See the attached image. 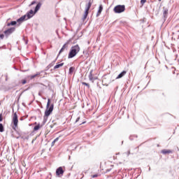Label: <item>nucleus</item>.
Masks as SVG:
<instances>
[{
    "label": "nucleus",
    "instance_id": "ea45409f",
    "mask_svg": "<svg viewBox=\"0 0 179 179\" xmlns=\"http://www.w3.org/2000/svg\"><path fill=\"white\" fill-rule=\"evenodd\" d=\"M110 171H111V169H109L106 170V173H110Z\"/></svg>",
    "mask_w": 179,
    "mask_h": 179
},
{
    "label": "nucleus",
    "instance_id": "49530a36",
    "mask_svg": "<svg viewBox=\"0 0 179 179\" xmlns=\"http://www.w3.org/2000/svg\"><path fill=\"white\" fill-rule=\"evenodd\" d=\"M20 121H23V118H20Z\"/></svg>",
    "mask_w": 179,
    "mask_h": 179
},
{
    "label": "nucleus",
    "instance_id": "423d86ee",
    "mask_svg": "<svg viewBox=\"0 0 179 179\" xmlns=\"http://www.w3.org/2000/svg\"><path fill=\"white\" fill-rule=\"evenodd\" d=\"M19 122V119L17 118V113H15L13 117L12 123L14 126H13V129L16 131V127H17V124Z\"/></svg>",
    "mask_w": 179,
    "mask_h": 179
},
{
    "label": "nucleus",
    "instance_id": "79ce46f5",
    "mask_svg": "<svg viewBox=\"0 0 179 179\" xmlns=\"http://www.w3.org/2000/svg\"><path fill=\"white\" fill-rule=\"evenodd\" d=\"M162 96H164V97H166V94H164V92L162 93Z\"/></svg>",
    "mask_w": 179,
    "mask_h": 179
},
{
    "label": "nucleus",
    "instance_id": "c85d7f7f",
    "mask_svg": "<svg viewBox=\"0 0 179 179\" xmlns=\"http://www.w3.org/2000/svg\"><path fill=\"white\" fill-rule=\"evenodd\" d=\"M80 121V117H78L77 119L75 121V124H78V122Z\"/></svg>",
    "mask_w": 179,
    "mask_h": 179
},
{
    "label": "nucleus",
    "instance_id": "393cba45",
    "mask_svg": "<svg viewBox=\"0 0 179 179\" xmlns=\"http://www.w3.org/2000/svg\"><path fill=\"white\" fill-rule=\"evenodd\" d=\"M82 85H83V86H87V89H90V85H89V83L83 82Z\"/></svg>",
    "mask_w": 179,
    "mask_h": 179
},
{
    "label": "nucleus",
    "instance_id": "f704fd0d",
    "mask_svg": "<svg viewBox=\"0 0 179 179\" xmlns=\"http://www.w3.org/2000/svg\"><path fill=\"white\" fill-rule=\"evenodd\" d=\"M96 177H99L98 174H94L92 176V178H96Z\"/></svg>",
    "mask_w": 179,
    "mask_h": 179
},
{
    "label": "nucleus",
    "instance_id": "f257e3e1",
    "mask_svg": "<svg viewBox=\"0 0 179 179\" xmlns=\"http://www.w3.org/2000/svg\"><path fill=\"white\" fill-rule=\"evenodd\" d=\"M52 111H54V103H51V99H48L46 105V110H45V115L43 116V126L45 125V123L48 120V117L51 115Z\"/></svg>",
    "mask_w": 179,
    "mask_h": 179
},
{
    "label": "nucleus",
    "instance_id": "7ed1b4c3",
    "mask_svg": "<svg viewBox=\"0 0 179 179\" xmlns=\"http://www.w3.org/2000/svg\"><path fill=\"white\" fill-rule=\"evenodd\" d=\"M40 8H41V3L39 2L37 3V5L36 6L34 10H29L25 15H27V19H31V17H33V16H34L36 13V12H38V10H40Z\"/></svg>",
    "mask_w": 179,
    "mask_h": 179
},
{
    "label": "nucleus",
    "instance_id": "c756f323",
    "mask_svg": "<svg viewBox=\"0 0 179 179\" xmlns=\"http://www.w3.org/2000/svg\"><path fill=\"white\" fill-rule=\"evenodd\" d=\"M146 3V0H141V5H145Z\"/></svg>",
    "mask_w": 179,
    "mask_h": 179
},
{
    "label": "nucleus",
    "instance_id": "de8ad7c7",
    "mask_svg": "<svg viewBox=\"0 0 179 179\" xmlns=\"http://www.w3.org/2000/svg\"><path fill=\"white\" fill-rule=\"evenodd\" d=\"M148 171H150V167L148 169Z\"/></svg>",
    "mask_w": 179,
    "mask_h": 179
},
{
    "label": "nucleus",
    "instance_id": "a211bd4d",
    "mask_svg": "<svg viewBox=\"0 0 179 179\" xmlns=\"http://www.w3.org/2000/svg\"><path fill=\"white\" fill-rule=\"evenodd\" d=\"M61 66H64V63H60V64H57V65H55V66H54V70H55V69H59V68H61Z\"/></svg>",
    "mask_w": 179,
    "mask_h": 179
},
{
    "label": "nucleus",
    "instance_id": "1a4fd4ad",
    "mask_svg": "<svg viewBox=\"0 0 179 179\" xmlns=\"http://www.w3.org/2000/svg\"><path fill=\"white\" fill-rule=\"evenodd\" d=\"M169 16V8L163 7V17L164 20H166Z\"/></svg>",
    "mask_w": 179,
    "mask_h": 179
},
{
    "label": "nucleus",
    "instance_id": "f8f14e48",
    "mask_svg": "<svg viewBox=\"0 0 179 179\" xmlns=\"http://www.w3.org/2000/svg\"><path fill=\"white\" fill-rule=\"evenodd\" d=\"M161 153L162 155H169V153H173V150L164 149L161 151Z\"/></svg>",
    "mask_w": 179,
    "mask_h": 179
},
{
    "label": "nucleus",
    "instance_id": "dca6fc26",
    "mask_svg": "<svg viewBox=\"0 0 179 179\" xmlns=\"http://www.w3.org/2000/svg\"><path fill=\"white\" fill-rule=\"evenodd\" d=\"M89 15V11L85 10L84 15L83 17V21L85 22L86 19H87V16Z\"/></svg>",
    "mask_w": 179,
    "mask_h": 179
},
{
    "label": "nucleus",
    "instance_id": "a18cd8bd",
    "mask_svg": "<svg viewBox=\"0 0 179 179\" xmlns=\"http://www.w3.org/2000/svg\"><path fill=\"white\" fill-rule=\"evenodd\" d=\"M14 69H15L16 71H17V69L16 67H14Z\"/></svg>",
    "mask_w": 179,
    "mask_h": 179
},
{
    "label": "nucleus",
    "instance_id": "2f4dec72",
    "mask_svg": "<svg viewBox=\"0 0 179 179\" xmlns=\"http://www.w3.org/2000/svg\"><path fill=\"white\" fill-rule=\"evenodd\" d=\"M4 37H5V35H4L3 34H0V38H1V40H3Z\"/></svg>",
    "mask_w": 179,
    "mask_h": 179
},
{
    "label": "nucleus",
    "instance_id": "3c124183",
    "mask_svg": "<svg viewBox=\"0 0 179 179\" xmlns=\"http://www.w3.org/2000/svg\"><path fill=\"white\" fill-rule=\"evenodd\" d=\"M37 124V122H35V124Z\"/></svg>",
    "mask_w": 179,
    "mask_h": 179
},
{
    "label": "nucleus",
    "instance_id": "58836bf2",
    "mask_svg": "<svg viewBox=\"0 0 179 179\" xmlns=\"http://www.w3.org/2000/svg\"><path fill=\"white\" fill-rule=\"evenodd\" d=\"M30 87H28L25 90H24V92H27V90H30Z\"/></svg>",
    "mask_w": 179,
    "mask_h": 179
},
{
    "label": "nucleus",
    "instance_id": "c9c22d12",
    "mask_svg": "<svg viewBox=\"0 0 179 179\" xmlns=\"http://www.w3.org/2000/svg\"><path fill=\"white\" fill-rule=\"evenodd\" d=\"M23 40L25 42V44H28L29 41L26 40L24 38H23Z\"/></svg>",
    "mask_w": 179,
    "mask_h": 179
},
{
    "label": "nucleus",
    "instance_id": "4468645a",
    "mask_svg": "<svg viewBox=\"0 0 179 179\" xmlns=\"http://www.w3.org/2000/svg\"><path fill=\"white\" fill-rule=\"evenodd\" d=\"M17 24V22L11 21L10 22L7 23V27H10V26H16Z\"/></svg>",
    "mask_w": 179,
    "mask_h": 179
},
{
    "label": "nucleus",
    "instance_id": "9b49d317",
    "mask_svg": "<svg viewBox=\"0 0 179 179\" xmlns=\"http://www.w3.org/2000/svg\"><path fill=\"white\" fill-rule=\"evenodd\" d=\"M125 75H127V71H123L117 76L116 79H121Z\"/></svg>",
    "mask_w": 179,
    "mask_h": 179
},
{
    "label": "nucleus",
    "instance_id": "8fccbe9b",
    "mask_svg": "<svg viewBox=\"0 0 179 179\" xmlns=\"http://www.w3.org/2000/svg\"><path fill=\"white\" fill-rule=\"evenodd\" d=\"M1 48H2V47H0V50H1Z\"/></svg>",
    "mask_w": 179,
    "mask_h": 179
},
{
    "label": "nucleus",
    "instance_id": "a878e982",
    "mask_svg": "<svg viewBox=\"0 0 179 179\" xmlns=\"http://www.w3.org/2000/svg\"><path fill=\"white\" fill-rule=\"evenodd\" d=\"M134 138H138V136L137 135H131L129 137V139L130 141H134Z\"/></svg>",
    "mask_w": 179,
    "mask_h": 179
},
{
    "label": "nucleus",
    "instance_id": "72a5a7b5",
    "mask_svg": "<svg viewBox=\"0 0 179 179\" xmlns=\"http://www.w3.org/2000/svg\"><path fill=\"white\" fill-rule=\"evenodd\" d=\"M36 3V1H33L31 4L29 5V6H31L33 5H34Z\"/></svg>",
    "mask_w": 179,
    "mask_h": 179
},
{
    "label": "nucleus",
    "instance_id": "bb28decb",
    "mask_svg": "<svg viewBox=\"0 0 179 179\" xmlns=\"http://www.w3.org/2000/svg\"><path fill=\"white\" fill-rule=\"evenodd\" d=\"M17 23H19V24H22V23H23V20H22V18L21 17H20V18H18L17 20Z\"/></svg>",
    "mask_w": 179,
    "mask_h": 179
},
{
    "label": "nucleus",
    "instance_id": "aec40b11",
    "mask_svg": "<svg viewBox=\"0 0 179 179\" xmlns=\"http://www.w3.org/2000/svg\"><path fill=\"white\" fill-rule=\"evenodd\" d=\"M58 141H59V137H57L52 142V144H51V146H54L55 145V143L56 142H58Z\"/></svg>",
    "mask_w": 179,
    "mask_h": 179
},
{
    "label": "nucleus",
    "instance_id": "0eeeda50",
    "mask_svg": "<svg viewBox=\"0 0 179 179\" xmlns=\"http://www.w3.org/2000/svg\"><path fill=\"white\" fill-rule=\"evenodd\" d=\"M72 41V39H69L62 47V48L60 49V50L59 51V54H58V57H59V55L62 52H64V51H65V50H68V47L69 45V43H71Z\"/></svg>",
    "mask_w": 179,
    "mask_h": 179
},
{
    "label": "nucleus",
    "instance_id": "6ab92c4d",
    "mask_svg": "<svg viewBox=\"0 0 179 179\" xmlns=\"http://www.w3.org/2000/svg\"><path fill=\"white\" fill-rule=\"evenodd\" d=\"M52 66H54V64L52 63H50L48 66H47L45 69V72H47L50 69V68H52Z\"/></svg>",
    "mask_w": 179,
    "mask_h": 179
},
{
    "label": "nucleus",
    "instance_id": "09e8293b",
    "mask_svg": "<svg viewBox=\"0 0 179 179\" xmlns=\"http://www.w3.org/2000/svg\"><path fill=\"white\" fill-rule=\"evenodd\" d=\"M159 1V2H162V0H158Z\"/></svg>",
    "mask_w": 179,
    "mask_h": 179
},
{
    "label": "nucleus",
    "instance_id": "4be33fe9",
    "mask_svg": "<svg viewBox=\"0 0 179 179\" xmlns=\"http://www.w3.org/2000/svg\"><path fill=\"white\" fill-rule=\"evenodd\" d=\"M5 131V127H3V124L0 123V132H3Z\"/></svg>",
    "mask_w": 179,
    "mask_h": 179
},
{
    "label": "nucleus",
    "instance_id": "9d476101",
    "mask_svg": "<svg viewBox=\"0 0 179 179\" xmlns=\"http://www.w3.org/2000/svg\"><path fill=\"white\" fill-rule=\"evenodd\" d=\"M88 78L92 83L94 82V80H97L98 78L97 77H93V70H91L90 72V74L88 76Z\"/></svg>",
    "mask_w": 179,
    "mask_h": 179
},
{
    "label": "nucleus",
    "instance_id": "37998d69",
    "mask_svg": "<svg viewBox=\"0 0 179 179\" xmlns=\"http://www.w3.org/2000/svg\"><path fill=\"white\" fill-rule=\"evenodd\" d=\"M38 96H41V92H38Z\"/></svg>",
    "mask_w": 179,
    "mask_h": 179
},
{
    "label": "nucleus",
    "instance_id": "39448f33",
    "mask_svg": "<svg viewBox=\"0 0 179 179\" xmlns=\"http://www.w3.org/2000/svg\"><path fill=\"white\" fill-rule=\"evenodd\" d=\"M15 30H16V28L14 27L8 28L3 31L4 36L6 37V38H8V37H9L10 34H13V33H15Z\"/></svg>",
    "mask_w": 179,
    "mask_h": 179
},
{
    "label": "nucleus",
    "instance_id": "412c9836",
    "mask_svg": "<svg viewBox=\"0 0 179 179\" xmlns=\"http://www.w3.org/2000/svg\"><path fill=\"white\" fill-rule=\"evenodd\" d=\"M20 18L22 19V20L23 22H24V21H26V20H29V19H27V17L26 14L24 15H22V17H20Z\"/></svg>",
    "mask_w": 179,
    "mask_h": 179
},
{
    "label": "nucleus",
    "instance_id": "cd10ccee",
    "mask_svg": "<svg viewBox=\"0 0 179 179\" xmlns=\"http://www.w3.org/2000/svg\"><path fill=\"white\" fill-rule=\"evenodd\" d=\"M21 83H22V85H26V83H27V80L26 79L22 80Z\"/></svg>",
    "mask_w": 179,
    "mask_h": 179
},
{
    "label": "nucleus",
    "instance_id": "6e6552de",
    "mask_svg": "<svg viewBox=\"0 0 179 179\" xmlns=\"http://www.w3.org/2000/svg\"><path fill=\"white\" fill-rule=\"evenodd\" d=\"M64 173H65V171L62 166H59L56 169V176H57V177H62V176H64Z\"/></svg>",
    "mask_w": 179,
    "mask_h": 179
},
{
    "label": "nucleus",
    "instance_id": "a19ab883",
    "mask_svg": "<svg viewBox=\"0 0 179 179\" xmlns=\"http://www.w3.org/2000/svg\"><path fill=\"white\" fill-rule=\"evenodd\" d=\"M131 155V151L129 150V151L127 152V156H129V155Z\"/></svg>",
    "mask_w": 179,
    "mask_h": 179
},
{
    "label": "nucleus",
    "instance_id": "4c0bfd02",
    "mask_svg": "<svg viewBox=\"0 0 179 179\" xmlns=\"http://www.w3.org/2000/svg\"><path fill=\"white\" fill-rule=\"evenodd\" d=\"M29 78H30V79H34V76H29Z\"/></svg>",
    "mask_w": 179,
    "mask_h": 179
},
{
    "label": "nucleus",
    "instance_id": "603ef678",
    "mask_svg": "<svg viewBox=\"0 0 179 179\" xmlns=\"http://www.w3.org/2000/svg\"><path fill=\"white\" fill-rule=\"evenodd\" d=\"M122 143H124V141H122Z\"/></svg>",
    "mask_w": 179,
    "mask_h": 179
},
{
    "label": "nucleus",
    "instance_id": "ddd939ff",
    "mask_svg": "<svg viewBox=\"0 0 179 179\" xmlns=\"http://www.w3.org/2000/svg\"><path fill=\"white\" fill-rule=\"evenodd\" d=\"M101 12H103V5L99 6L98 12L96 13V17H99V16L101 15Z\"/></svg>",
    "mask_w": 179,
    "mask_h": 179
},
{
    "label": "nucleus",
    "instance_id": "b1692460",
    "mask_svg": "<svg viewBox=\"0 0 179 179\" xmlns=\"http://www.w3.org/2000/svg\"><path fill=\"white\" fill-rule=\"evenodd\" d=\"M43 72H44V71H42L41 72H37L36 74L33 75L34 78H37V76H40V75H41V73H43Z\"/></svg>",
    "mask_w": 179,
    "mask_h": 179
},
{
    "label": "nucleus",
    "instance_id": "7c9ffc66",
    "mask_svg": "<svg viewBox=\"0 0 179 179\" xmlns=\"http://www.w3.org/2000/svg\"><path fill=\"white\" fill-rule=\"evenodd\" d=\"M3 121V117H2V113H0V122Z\"/></svg>",
    "mask_w": 179,
    "mask_h": 179
},
{
    "label": "nucleus",
    "instance_id": "c03bdc74",
    "mask_svg": "<svg viewBox=\"0 0 179 179\" xmlns=\"http://www.w3.org/2000/svg\"><path fill=\"white\" fill-rule=\"evenodd\" d=\"M19 138H20V136H17V137H16V139H19Z\"/></svg>",
    "mask_w": 179,
    "mask_h": 179
},
{
    "label": "nucleus",
    "instance_id": "f3484780",
    "mask_svg": "<svg viewBox=\"0 0 179 179\" xmlns=\"http://www.w3.org/2000/svg\"><path fill=\"white\" fill-rule=\"evenodd\" d=\"M42 127H43V124H40V123L39 124H38L37 125H36L34 127V131H38V129H40L41 128H42Z\"/></svg>",
    "mask_w": 179,
    "mask_h": 179
},
{
    "label": "nucleus",
    "instance_id": "473e14b6",
    "mask_svg": "<svg viewBox=\"0 0 179 179\" xmlns=\"http://www.w3.org/2000/svg\"><path fill=\"white\" fill-rule=\"evenodd\" d=\"M83 124H86V121L80 122L78 125H83Z\"/></svg>",
    "mask_w": 179,
    "mask_h": 179
},
{
    "label": "nucleus",
    "instance_id": "2eb2a0df",
    "mask_svg": "<svg viewBox=\"0 0 179 179\" xmlns=\"http://www.w3.org/2000/svg\"><path fill=\"white\" fill-rule=\"evenodd\" d=\"M90 8H92V2L89 1V3L86 5L85 10L89 12V10H90Z\"/></svg>",
    "mask_w": 179,
    "mask_h": 179
},
{
    "label": "nucleus",
    "instance_id": "5701e85b",
    "mask_svg": "<svg viewBox=\"0 0 179 179\" xmlns=\"http://www.w3.org/2000/svg\"><path fill=\"white\" fill-rule=\"evenodd\" d=\"M73 71H75V67L73 66H71L69 68V73H73Z\"/></svg>",
    "mask_w": 179,
    "mask_h": 179
},
{
    "label": "nucleus",
    "instance_id": "864d4df0",
    "mask_svg": "<svg viewBox=\"0 0 179 179\" xmlns=\"http://www.w3.org/2000/svg\"><path fill=\"white\" fill-rule=\"evenodd\" d=\"M178 31H179V30Z\"/></svg>",
    "mask_w": 179,
    "mask_h": 179
},
{
    "label": "nucleus",
    "instance_id": "f03ea898",
    "mask_svg": "<svg viewBox=\"0 0 179 179\" xmlns=\"http://www.w3.org/2000/svg\"><path fill=\"white\" fill-rule=\"evenodd\" d=\"M79 51H80V47H79V45L72 46L69 52L68 59H71L72 58H75V57L79 54Z\"/></svg>",
    "mask_w": 179,
    "mask_h": 179
},
{
    "label": "nucleus",
    "instance_id": "20e7f679",
    "mask_svg": "<svg viewBox=\"0 0 179 179\" xmlns=\"http://www.w3.org/2000/svg\"><path fill=\"white\" fill-rule=\"evenodd\" d=\"M113 12L115 13H122V12H125V5L115 6L113 8Z\"/></svg>",
    "mask_w": 179,
    "mask_h": 179
},
{
    "label": "nucleus",
    "instance_id": "e433bc0d",
    "mask_svg": "<svg viewBox=\"0 0 179 179\" xmlns=\"http://www.w3.org/2000/svg\"><path fill=\"white\" fill-rule=\"evenodd\" d=\"M58 57H59V56L57 55V58L55 59V61H53V62L52 64H55V62L58 59Z\"/></svg>",
    "mask_w": 179,
    "mask_h": 179
}]
</instances>
